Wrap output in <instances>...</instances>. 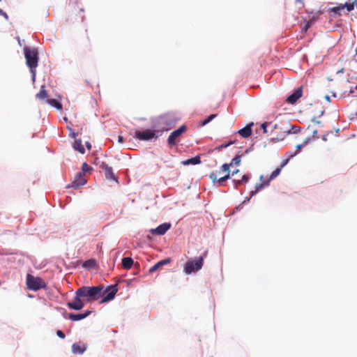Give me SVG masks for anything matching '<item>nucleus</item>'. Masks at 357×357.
Returning a JSON list of instances; mask_svg holds the SVG:
<instances>
[{
  "label": "nucleus",
  "mask_w": 357,
  "mask_h": 357,
  "mask_svg": "<svg viewBox=\"0 0 357 357\" xmlns=\"http://www.w3.org/2000/svg\"><path fill=\"white\" fill-rule=\"evenodd\" d=\"M317 135V130H314L313 131V137H314Z\"/></svg>",
  "instance_id": "a18cd8bd"
},
{
  "label": "nucleus",
  "mask_w": 357,
  "mask_h": 357,
  "mask_svg": "<svg viewBox=\"0 0 357 357\" xmlns=\"http://www.w3.org/2000/svg\"><path fill=\"white\" fill-rule=\"evenodd\" d=\"M253 126V123H251L247 125L245 127L240 129L238 131V133L243 138H248L252 135V126Z\"/></svg>",
  "instance_id": "f3484780"
},
{
  "label": "nucleus",
  "mask_w": 357,
  "mask_h": 357,
  "mask_svg": "<svg viewBox=\"0 0 357 357\" xmlns=\"http://www.w3.org/2000/svg\"><path fill=\"white\" fill-rule=\"evenodd\" d=\"M233 181H234V183L235 184V188H237L238 185H240L242 183V181L241 180H234Z\"/></svg>",
  "instance_id": "c9c22d12"
},
{
  "label": "nucleus",
  "mask_w": 357,
  "mask_h": 357,
  "mask_svg": "<svg viewBox=\"0 0 357 357\" xmlns=\"http://www.w3.org/2000/svg\"><path fill=\"white\" fill-rule=\"evenodd\" d=\"M102 290L103 287L101 285L93 287L83 286L76 291L75 294L82 296V297H86L87 301L91 302L98 300Z\"/></svg>",
  "instance_id": "f03ea898"
},
{
  "label": "nucleus",
  "mask_w": 357,
  "mask_h": 357,
  "mask_svg": "<svg viewBox=\"0 0 357 357\" xmlns=\"http://www.w3.org/2000/svg\"><path fill=\"white\" fill-rule=\"evenodd\" d=\"M207 253L208 252L206 250L199 258L188 260L184 266V272L186 274H191L200 270L203 266L204 259L206 257Z\"/></svg>",
  "instance_id": "20e7f679"
},
{
  "label": "nucleus",
  "mask_w": 357,
  "mask_h": 357,
  "mask_svg": "<svg viewBox=\"0 0 357 357\" xmlns=\"http://www.w3.org/2000/svg\"><path fill=\"white\" fill-rule=\"evenodd\" d=\"M123 140H124V139H123V136L119 135V136L118 137V142H119V143H123Z\"/></svg>",
  "instance_id": "4c0bfd02"
},
{
  "label": "nucleus",
  "mask_w": 357,
  "mask_h": 357,
  "mask_svg": "<svg viewBox=\"0 0 357 357\" xmlns=\"http://www.w3.org/2000/svg\"><path fill=\"white\" fill-rule=\"evenodd\" d=\"M86 146L88 148V149H90L91 148V145L89 142H86Z\"/></svg>",
  "instance_id": "79ce46f5"
},
{
  "label": "nucleus",
  "mask_w": 357,
  "mask_h": 357,
  "mask_svg": "<svg viewBox=\"0 0 357 357\" xmlns=\"http://www.w3.org/2000/svg\"><path fill=\"white\" fill-rule=\"evenodd\" d=\"M201 162L200 157L197 155L192 158L183 160L181 162V164L183 165H198Z\"/></svg>",
  "instance_id": "aec40b11"
},
{
  "label": "nucleus",
  "mask_w": 357,
  "mask_h": 357,
  "mask_svg": "<svg viewBox=\"0 0 357 357\" xmlns=\"http://www.w3.org/2000/svg\"><path fill=\"white\" fill-rule=\"evenodd\" d=\"M91 313V311L90 310H86L85 311L84 313H82V314H73V313H70L68 314V319L73 321H79V320H82L83 319H85L86 317H87L89 315H90Z\"/></svg>",
  "instance_id": "dca6fc26"
},
{
  "label": "nucleus",
  "mask_w": 357,
  "mask_h": 357,
  "mask_svg": "<svg viewBox=\"0 0 357 357\" xmlns=\"http://www.w3.org/2000/svg\"><path fill=\"white\" fill-rule=\"evenodd\" d=\"M0 15H2L7 20L8 19V15L1 9H0Z\"/></svg>",
  "instance_id": "72a5a7b5"
},
{
  "label": "nucleus",
  "mask_w": 357,
  "mask_h": 357,
  "mask_svg": "<svg viewBox=\"0 0 357 357\" xmlns=\"http://www.w3.org/2000/svg\"><path fill=\"white\" fill-rule=\"evenodd\" d=\"M134 137L141 141H148L157 137L155 136V130L147 129L143 131L136 130L135 132Z\"/></svg>",
  "instance_id": "6e6552de"
},
{
  "label": "nucleus",
  "mask_w": 357,
  "mask_h": 357,
  "mask_svg": "<svg viewBox=\"0 0 357 357\" xmlns=\"http://www.w3.org/2000/svg\"><path fill=\"white\" fill-rule=\"evenodd\" d=\"M91 169H92V168L89 165H88L87 163L84 162L82 164L81 172H84V174L85 175L86 172H88L91 171Z\"/></svg>",
  "instance_id": "c756f323"
},
{
  "label": "nucleus",
  "mask_w": 357,
  "mask_h": 357,
  "mask_svg": "<svg viewBox=\"0 0 357 357\" xmlns=\"http://www.w3.org/2000/svg\"><path fill=\"white\" fill-rule=\"evenodd\" d=\"M117 291H118V288H117L116 284L111 285V286L108 287L103 291L102 294H103L104 297L102 299L100 303H106V302L112 301L114 298Z\"/></svg>",
  "instance_id": "9d476101"
},
{
  "label": "nucleus",
  "mask_w": 357,
  "mask_h": 357,
  "mask_svg": "<svg viewBox=\"0 0 357 357\" xmlns=\"http://www.w3.org/2000/svg\"><path fill=\"white\" fill-rule=\"evenodd\" d=\"M86 349V346L83 344V345H79V344H73V346H72V351L73 352V354H83Z\"/></svg>",
  "instance_id": "6ab92c4d"
},
{
  "label": "nucleus",
  "mask_w": 357,
  "mask_h": 357,
  "mask_svg": "<svg viewBox=\"0 0 357 357\" xmlns=\"http://www.w3.org/2000/svg\"><path fill=\"white\" fill-rule=\"evenodd\" d=\"M170 261H171L170 258H167V259H162V260L158 261V263H156L154 266H153L149 269V272L153 273V272L155 271L156 270H158V268H160V267H162V266L169 264Z\"/></svg>",
  "instance_id": "a211bd4d"
},
{
  "label": "nucleus",
  "mask_w": 357,
  "mask_h": 357,
  "mask_svg": "<svg viewBox=\"0 0 357 357\" xmlns=\"http://www.w3.org/2000/svg\"><path fill=\"white\" fill-rule=\"evenodd\" d=\"M249 178H250V176L248 174H244L242 176V178L241 179V181H242V183H246L248 181Z\"/></svg>",
  "instance_id": "2f4dec72"
},
{
  "label": "nucleus",
  "mask_w": 357,
  "mask_h": 357,
  "mask_svg": "<svg viewBox=\"0 0 357 357\" xmlns=\"http://www.w3.org/2000/svg\"><path fill=\"white\" fill-rule=\"evenodd\" d=\"M216 174H218V176H223V175H225V173H222V172H221V169H220V171H219V172H218V173H216Z\"/></svg>",
  "instance_id": "a19ab883"
},
{
  "label": "nucleus",
  "mask_w": 357,
  "mask_h": 357,
  "mask_svg": "<svg viewBox=\"0 0 357 357\" xmlns=\"http://www.w3.org/2000/svg\"><path fill=\"white\" fill-rule=\"evenodd\" d=\"M304 146H304V144H303L302 143H301V144H298V145L296 146V151H298V152H299V151H300V149H301V148L304 147Z\"/></svg>",
  "instance_id": "e433bc0d"
},
{
  "label": "nucleus",
  "mask_w": 357,
  "mask_h": 357,
  "mask_svg": "<svg viewBox=\"0 0 357 357\" xmlns=\"http://www.w3.org/2000/svg\"><path fill=\"white\" fill-rule=\"evenodd\" d=\"M299 130V128L291 126L287 123L273 125V128L271 130V133L273 137L271 139V142L275 143L282 141L287 135L294 132L296 133Z\"/></svg>",
  "instance_id": "f257e3e1"
},
{
  "label": "nucleus",
  "mask_w": 357,
  "mask_h": 357,
  "mask_svg": "<svg viewBox=\"0 0 357 357\" xmlns=\"http://www.w3.org/2000/svg\"><path fill=\"white\" fill-rule=\"evenodd\" d=\"M297 154H298V151H295L294 153L287 152V153H286L287 158H286V160H284L282 162V165H281V166H280V167H281V169H282V167H284V166L288 163L289 160L291 158H293L294 156H295V155H297Z\"/></svg>",
  "instance_id": "393cba45"
},
{
  "label": "nucleus",
  "mask_w": 357,
  "mask_h": 357,
  "mask_svg": "<svg viewBox=\"0 0 357 357\" xmlns=\"http://www.w3.org/2000/svg\"><path fill=\"white\" fill-rule=\"evenodd\" d=\"M46 102L52 107L56 108L57 109H62L61 103L56 99H47Z\"/></svg>",
  "instance_id": "b1692460"
},
{
  "label": "nucleus",
  "mask_w": 357,
  "mask_h": 357,
  "mask_svg": "<svg viewBox=\"0 0 357 357\" xmlns=\"http://www.w3.org/2000/svg\"><path fill=\"white\" fill-rule=\"evenodd\" d=\"M343 10V6H342V4L338 5L337 6L333 7L331 8V11L337 14L340 15V11Z\"/></svg>",
  "instance_id": "cd10ccee"
},
{
  "label": "nucleus",
  "mask_w": 357,
  "mask_h": 357,
  "mask_svg": "<svg viewBox=\"0 0 357 357\" xmlns=\"http://www.w3.org/2000/svg\"><path fill=\"white\" fill-rule=\"evenodd\" d=\"M84 176V172H79L77 173L71 184L68 185L67 188H78L79 186L84 185L86 183Z\"/></svg>",
  "instance_id": "9b49d317"
},
{
  "label": "nucleus",
  "mask_w": 357,
  "mask_h": 357,
  "mask_svg": "<svg viewBox=\"0 0 357 357\" xmlns=\"http://www.w3.org/2000/svg\"><path fill=\"white\" fill-rule=\"evenodd\" d=\"M133 259L131 257H124L122 259V266L124 269L128 270L133 265Z\"/></svg>",
  "instance_id": "412c9836"
},
{
  "label": "nucleus",
  "mask_w": 357,
  "mask_h": 357,
  "mask_svg": "<svg viewBox=\"0 0 357 357\" xmlns=\"http://www.w3.org/2000/svg\"><path fill=\"white\" fill-rule=\"evenodd\" d=\"M356 89L357 90V85L356 86Z\"/></svg>",
  "instance_id": "09e8293b"
},
{
  "label": "nucleus",
  "mask_w": 357,
  "mask_h": 357,
  "mask_svg": "<svg viewBox=\"0 0 357 357\" xmlns=\"http://www.w3.org/2000/svg\"><path fill=\"white\" fill-rule=\"evenodd\" d=\"M187 128L185 126H181L177 130L173 131L168 137L167 142L170 146L176 144L177 139L186 131Z\"/></svg>",
  "instance_id": "1a4fd4ad"
},
{
  "label": "nucleus",
  "mask_w": 357,
  "mask_h": 357,
  "mask_svg": "<svg viewBox=\"0 0 357 357\" xmlns=\"http://www.w3.org/2000/svg\"><path fill=\"white\" fill-rule=\"evenodd\" d=\"M325 99H326V100H328V102H330L331 98H330V97H329L328 96H325Z\"/></svg>",
  "instance_id": "c03bdc74"
},
{
  "label": "nucleus",
  "mask_w": 357,
  "mask_h": 357,
  "mask_svg": "<svg viewBox=\"0 0 357 357\" xmlns=\"http://www.w3.org/2000/svg\"><path fill=\"white\" fill-rule=\"evenodd\" d=\"M56 335L61 339H64L66 337L65 334L60 330L56 331Z\"/></svg>",
  "instance_id": "473e14b6"
},
{
  "label": "nucleus",
  "mask_w": 357,
  "mask_h": 357,
  "mask_svg": "<svg viewBox=\"0 0 357 357\" xmlns=\"http://www.w3.org/2000/svg\"><path fill=\"white\" fill-rule=\"evenodd\" d=\"M270 124H271V123H270V122H264V123H263L261 125V128H262L264 133H267L268 132L267 126L268 125H270Z\"/></svg>",
  "instance_id": "7c9ffc66"
},
{
  "label": "nucleus",
  "mask_w": 357,
  "mask_h": 357,
  "mask_svg": "<svg viewBox=\"0 0 357 357\" xmlns=\"http://www.w3.org/2000/svg\"><path fill=\"white\" fill-rule=\"evenodd\" d=\"M280 172H281V167L277 168L271 173L269 178L267 179H264V176L261 175L259 177V180L261 181V183L259 184H256V185H255L256 189L255 191H252L251 195H255V193L261 190L265 186L268 185L271 181H272L275 178H276L280 174Z\"/></svg>",
  "instance_id": "0eeeda50"
},
{
  "label": "nucleus",
  "mask_w": 357,
  "mask_h": 357,
  "mask_svg": "<svg viewBox=\"0 0 357 357\" xmlns=\"http://www.w3.org/2000/svg\"><path fill=\"white\" fill-rule=\"evenodd\" d=\"M81 297H82V296H78L77 294H76L73 301L67 303L66 305L68 307V308L74 310H82L84 306V303L82 301Z\"/></svg>",
  "instance_id": "f8f14e48"
},
{
  "label": "nucleus",
  "mask_w": 357,
  "mask_h": 357,
  "mask_svg": "<svg viewBox=\"0 0 357 357\" xmlns=\"http://www.w3.org/2000/svg\"><path fill=\"white\" fill-rule=\"evenodd\" d=\"M326 136H327V135H324V137H323V140H324V141H326V140H327V139H326Z\"/></svg>",
  "instance_id": "49530a36"
},
{
  "label": "nucleus",
  "mask_w": 357,
  "mask_h": 357,
  "mask_svg": "<svg viewBox=\"0 0 357 357\" xmlns=\"http://www.w3.org/2000/svg\"><path fill=\"white\" fill-rule=\"evenodd\" d=\"M73 149L76 151H78L79 153L84 154L85 153V149L82 144L81 139H76L73 143Z\"/></svg>",
  "instance_id": "5701e85b"
},
{
  "label": "nucleus",
  "mask_w": 357,
  "mask_h": 357,
  "mask_svg": "<svg viewBox=\"0 0 357 357\" xmlns=\"http://www.w3.org/2000/svg\"><path fill=\"white\" fill-rule=\"evenodd\" d=\"M238 172H239V169H236V170L233 171V172H231V174H230V176H231H231H234V175H235V174H236Z\"/></svg>",
  "instance_id": "ea45409f"
},
{
  "label": "nucleus",
  "mask_w": 357,
  "mask_h": 357,
  "mask_svg": "<svg viewBox=\"0 0 357 357\" xmlns=\"http://www.w3.org/2000/svg\"><path fill=\"white\" fill-rule=\"evenodd\" d=\"M221 172L222 173H225V175L219 176V178H218V174L214 172L210 174L209 178L213 183L218 182L219 183V185H221L222 182L230 178L231 176L229 165H228L227 163L223 164L221 166Z\"/></svg>",
  "instance_id": "423d86ee"
},
{
  "label": "nucleus",
  "mask_w": 357,
  "mask_h": 357,
  "mask_svg": "<svg viewBox=\"0 0 357 357\" xmlns=\"http://www.w3.org/2000/svg\"><path fill=\"white\" fill-rule=\"evenodd\" d=\"M171 227V224L165 222L160 225L155 229L151 230V234L157 235H164Z\"/></svg>",
  "instance_id": "4468645a"
},
{
  "label": "nucleus",
  "mask_w": 357,
  "mask_h": 357,
  "mask_svg": "<svg viewBox=\"0 0 357 357\" xmlns=\"http://www.w3.org/2000/svg\"><path fill=\"white\" fill-rule=\"evenodd\" d=\"M88 263H93V261H92V260H88V261H86L84 263V265L85 266V265H86V264H88Z\"/></svg>",
  "instance_id": "37998d69"
},
{
  "label": "nucleus",
  "mask_w": 357,
  "mask_h": 357,
  "mask_svg": "<svg viewBox=\"0 0 357 357\" xmlns=\"http://www.w3.org/2000/svg\"><path fill=\"white\" fill-rule=\"evenodd\" d=\"M356 4L357 6V1H354L352 3H345L344 4H342V6H343V9L347 8V10L350 12L354 9V6Z\"/></svg>",
  "instance_id": "a878e982"
},
{
  "label": "nucleus",
  "mask_w": 357,
  "mask_h": 357,
  "mask_svg": "<svg viewBox=\"0 0 357 357\" xmlns=\"http://www.w3.org/2000/svg\"><path fill=\"white\" fill-rule=\"evenodd\" d=\"M36 98L39 100H46L48 99V94L47 91L45 90V85L41 86L40 90L39 93L36 94Z\"/></svg>",
  "instance_id": "4be33fe9"
},
{
  "label": "nucleus",
  "mask_w": 357,
  "mask_h": 357,
  "mask_svg": "<svg viewBox=\"0 0 357 357\" xmlns=\"http://www.w3.org/2000/svg\"><path fill=\"white\" fill-rule=\"evenodd\" d=\"M26 285L28 289L33 291L45 289L47 286L45 282L42 278L34 277L31 274L26 275Z\"/></svg>",
  "instance_id": "39448f33"
},
{
  "label": "nucleus",
  "mask_w": 357,
  "mask_h": 357,
  "mask_svg": "<svg viewBox=\"0 0 357 357\" xmlns=\"http://www.w3.org/2000/svg\"><path fill=\"white\" fill-rule=\"evenodd\" d=\"M303 96V86H301L298 89H296L294 92L289 96L286 99V101L291 105L295 104L297 100L301 98Z\"/></svg>",
  "instance_id": "ddd939ff"
},
{
  "label": "nucleus",
  "mask_w": 357,
  "mask_h": 357,
  "mask_svg": "<svg viewBox=\"0 0 357 357\" xmlns=\"http://www.w3.org/2000/svg\"><path fill=\"white\" fill-rule=\"evenodd\" d=\"M241 162V155H236L231 161V162L229 164H227L228 165H229V167L234 165H239Z\"/></svg>",
  "instance_id": "bb28decb"
},
{
  "label": "nucleus",
  "mask_w": 357,
  "mask_h": 357,
  "mask_svg": "<svg viewBox=\"0 0 357 357\" xmlns=\"http://www.w3.org/2000/svg\"><path fill=\"white\" fill-rule=\"evenodd\" d=\"M233 143H234L233 142L230 141L229 142H228L227 144H229V145L232 144Z\"/></svg>",
  "instance_id": "de8ad7c7"
},
{
  "label": "nucleus",
  "mask_w": 357,
  "mask_h": 357,
  "mask_svg": "<svg viewBox=\"0 0 357 357\" xmlns=\"http://www.w3.org/2000/svg\"><path fill=\"white\" fill-rule=\"evenodd\" d=\"M100 167L105 170V177L109 180L116 181V178L113 172L112 168L109 167L105 162H102Z\"/></svg>",
  "instance_id": "2eb2a0df"
},
{
  "label": "nucleus",
  "mask_w": 357,
  "mask_h": 357,
  "mask_svg": "<svg viewBox=\"0 0 357 357\" xmlns=\"http://www.w3.org/2000/svg\"><path fill=\"white\" fill-rule=\"evenodd\" d=\"M227 146H229V144H221V145L219 146V148H218V149H220L227 148Z\"/></svg>",
  "instance_id": "58836bf2"
},
{
  "label": "nucleus",
  "mask_w": 357,
  "mask_h": 357,
  "mask_svg": "<svg viewBox=\"0 0 357 357\" xmlns=\"http://www.w3.org/2000/svg\"><path fill=\"white\" fill-rule=\"evenodd\" d=\"M24 56L27 66L29 67L31 73L35 74V69L38 66V53L36 49L25 47L24 49Z\"/></svg>",
  "instance_id": "7ed1b4c3"
},
{
  "label": "nucleus",
  "mask_w": 357,
  "mask_h": 357,
  "mask_svg": "<svg viewBox=\"0 0 357 357\" xmlns=\"http://www.w3.org/2000/svg\"><path fill=\"white\" fill-rule=\"evenodd\" d=\"M311 139H312L310 137H307L302 142V144L305 146L311 141Z\"/></svg>",
  "instance_id": "f704fd0d"
},
{
  "label": "nucleus",
  "mask_w": 357,
  "mask_h": 357,
  "mask_svg": "<svg viewBox=\"0 0 357 357\" xmlns=\"http://www.w3.org/2000/svg\"><path fill=\"white\" fill-rule=\"evenodd\" d=\"M217 116V114H211L209 116H208V118H206L204 121H202V126H205L206 125L207 123H208L211 121H212L213 119H214L215 117Z\"/></svg>",
  "instance_id": "c85d7f7f"
}]
</instances>
